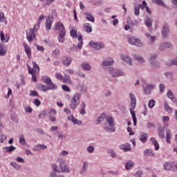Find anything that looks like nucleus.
Here are the masks:
<instances>
[{
  "label": "nucleus",
  "mask_w": 177,
  "mask_h": 177,
  "mask_svg": "<svg viewBox=\"0 0 177 177\" xmlns=\"http://www.w3.org/2000/svg\"><path fill=\"white\" fill-rule=\"evenodd\" d=\"M104 120L105 123H104L102 125L104 129L109 133L114 132L115 131V127L114 124V118H113V116H107L106 115V113H102L97 118L96 124H100Z\"/></svg>",
  "instance_id": "obj_1"
},
{
  "label": "nucleus",
  "mask_w": 177,
  "mask_h": 177,
  "mask_svg": "<svg viewBox=\"0 0 177 177\" xmlns=\"http://www.w3.org/2000/svg\"><path fill=\"white\" fill-rule=\"evenodd\" d=\"M33 67L31 68V67L29 66V65H27V68L28 70L29 74L32 75V80L33 82H37V74L39 73V66L35 62H32Z\"/></svg>",
  "instance_id": "obj_2"
},
{
  "label": "nucleus",
  "mask_w": 177,
  "mask_h": 177,
  "mask_svg": "<svg viewBox=\"0 0 177 177\" xmlns=\"http://www.w3.org/2000/svg\"><path fill=\"white\" fill-rule=\"evenodd\" d=\"M81 98V93H76L72 97L71 103L70 105L71 109L72 110H75L77 107L78 106V104H80V99Z\"/></svg>",
  "instance_id": "obj_3"
},
{
  "label": "nucleus",
  "mask_w": 177,
  "mask_h": 177,
  "mask_svg": "<svg viewBox=\"0 0 177 177\" xmlns=\"http://www.w3.org/2000/svg\"><path fill=\"white\" fill-rule=\"evenodd\" d=\"M129 97L131 100V109L130 113L132 115V117H136V113H135V108L136 107V97H135V95L132 93H129Z\"/></svg>",
  "instance_id": "obj_4"
},
{
  "label": "nucleus",
  "mask_w": 177,
  "mask_h": 177,
  "mask_svg": "<svg viewBox=\"0 0 177 177\" xmlns=\"http://www.w3.org/2000/svg\"><path fill=\"white\" fill-rule=\"evenodd\" d=\"M108 73L110 74L111 77H113L114 78L124 75V73H122V71H121L120 69H116L114 68H110L108 69Z\"/></svg>",
  "instance_id": "obj_5"
},
{
  "label": "nucleus",
  "mask_w": 177,
  "mask_h": 177,
  "mask_svg": "<svg viewBox=\"0 0 177 177\" xmlns=\"http://www.w3.org/2000/svg\"><path fill=\"white\" fill-rule=\"evenodd\" d=\"M163 167L165 171H173L174 172H176L177 171V165L172 162H166L163 165Z\"/></svg>",
  "instance_id": "obj_6"
},
{
  "label": "nucleus",
  "mask_w": 177,
  "mask_h": 177,
  "mask_svg": "<svg viewBox=\"0 0 177 177\" xmlns=\"http://www.w3.org/2000/svg\"><path fill=\"white\" fill-rule=\"evenodd\" d=\"M128 42L131 44V45L138 46V48H142L143 46V42L138 38L130 37L128 39Z\"/></svg>",
  "instance_id": "obj_7"
},
{
  "label": "nucleus",
  "mask_w": 177,
  "mask_h": 177,
  "mask_svg": "<svg viewBox=\"0 0 177 177\" xmlns=\"http://www.w3.org/2000/svg\"><path fill=\"white\" fill-rule=\"evenodd\" d=\"M41 80L43 82H45V84L50 86V89H57V86H56V84H53V82H52V80H50V78H49V77L43 76L41 77Z\"/></svg>",
  "instance_id": "obj_8"
},
{
  "label": "nucleus",
  "mask_w": 177,
  "mask_h": 177,
  "mask_svg": "<svg viewBox=\"0 0 177 177\" xmlns=\"http://www.w3.org/2000/svg\"><path fill=\"white\" fill-rule=\"evenodd\" d=\"M26 38L28 42H32V40L35 39V32L32 28L26 30Z\"/></svg>",
  "instance_id": "obj_9"
},
{
  "label": "nucleus",
  "mask_w": 177,
  "mask_h": 177,
  "mask_svg": "<svg viewBox=\"0 0 177 177\" xmlns=\"http://www.w3.org/2000/svg\"><path fill=\"white\" fill-rule=\"evenodd\" d=\"M162 35L163 38H168V35H169V26L167 23H165L162 26Z\"/></svg>",
  "instance_id": "obj_10"
},
{
  "label": "nucleus",
  "mask_w": 177,
  "mask_h": 177,
  "mask_svg": "<svg viewBox=\"0 0 177 177\" xmlns=\"http://www.w3.org/2000/svg\"><path fill=\"white\" fill-rule=\"evenodd\" d=\"M90 46H92V48L96 49L97 50H100V49H103V48H104V44H103L102 42L95 43L93 41H91Z\"/></svg>",
  "instance_id": "obj_11"
},
{
  "label": "nucleus",
  "mask_w": 177,
  "mask_h": 177,
  "mask_svg": "<svg viewBox=\"0 0 177 177\" xmlns=\"http://www.w3.org/2000/svg\"><path fill=\"white\" fill-rule=\"evenodd\" d=\"M167 48H172V44H171L169 41L160 44L158 47V50H160V52H162V50H165V49H167Z\"/></svg>",
  "instance_id": "obj_12"
},
{
  "label": "nucleus",
  "mask_w": 177,
  "mask_h": 177,
  "mask_svg": "<svg viewBox=\"0 0 177 177\" xmlns=\"http://www.w3.org/2000/svg\"><path fill=\"white\" fill-rule=\"evenodd\" d=\"M52 23H53V17H47L46 19V28L47 31L50 30V28L52 27Z\"/></svg>",
  "instance_id": "obj_13"
},
{
  "label": "nucleus",
  "mask_w": 177,
  "mask_h": 177,
  "mask_svg": "<svg viewBox=\"0 0 177 177\" xmlns=\"http://www.w3.org/2000/svg\"><path fill=\"white\" fill-rule=\"evenodd\" d=\"M120 57L123 62H125V63L128 64V66H132V59H131L128 55L124 54L122 55Z\"/></svg>",
  "instance_id": "obj_14"
},
{
  "label": "nucleus",
  "mask_w": 177,
  "mask_h": 177,
  "mask_svg": "<svg viewBox=\"0 0 177 177\" xmlns=\"http://www.w3.org/2000/svg\"><path fill=\"white\" fill-rule=\"evenodd\" d=\"M158 133L160 139H164L165 138V127H161V126H158Z\"/></svg>",
  "instance_id": "obj_15"
},
{
  "label": "nucleus",
  "mask_w": 177,
  "mask_h": 177,
  "mask_svg": "<svg viewBox=\"0 0 177 177\" xmlns=\"http://www.w3.org/2000/svg\"><path fill=\"white\" fill-rule=\"evenodd\" d=\"M68 121H71V122H73V124L75 125H81V124H82V121L79 120L78 119H75L73 115L68 116Z\"/></svg>",
  "instance_id": "obj_16"
},
{
  "label": "nucleus",
  "mask_w": 177,
  "mask_h": 177,
  "mask_svg": "<svg viewBox=\"0 0 177 177\" xmlns=\"http://www.w3.org/2000/svg\"><path fill=\"white\" fill-rule=\"evenodd\" d=\"M53 30H58L59 31V32H62V31H66V28H64V26L63 25V24H62V22H57Z\"/></svg>",
  "instance_id": "obj_17"
},
{
  "label": "nucleus",
  "mask_w": 177,
  "mask_h": 177,
  "mask_svg": "<svg viewBox=\"0 0 177 177\" xmlns=\"http://www.w3.org/2000/svg\"><path fill=\"white\" fill-rule=\"evenodd\" d=\"M71 62H73V58H71V57L66 56L62 59L64 66H70V64H71Z\"/></svg>",
  "instance_id": "obj_18"
},
{
  "label": "nucleus",
  "mask_w": 177,
  "mask_h": 177,
  "mask_svg": "<svg viewBox=\"0 0 177 177\" xmlns=\"http://www.w3.org/2000/svg\"><path fill=\"white\" fill-rule=\"evenodd\" d=\"M6 52H8V46L0 44V56H6Z\"/></svg>",
  "instance_id": "obj_19"
},
{
  "label": "nucleus",
  "mask_w": 177,
  "mask_h": 177,
  "mask_svg": "<svg viewBox=\"0 0 177 177\" xmlns=\"http://www.w3.org/2000/svg\"><path fill=\"white\" fill-rule=\"evenodd\" d=\"M120 149L124 151H131V150H132V148L131 147V144L128 143L120 145Z\"/></svg>",
  "instance_id": "obj_20"
},
{
  "label": "nucleus",
  "mask_w": 177,
  "mask_h": 177,
  "mask_svg": "<svg viewBox=\"0 0 177 177\" xmlns=\"http://www.w3.org/2000/svg\"><path fill=\"white\" fill-rule=\"evenodd\" d=\"M46 145L42 144V145H37L35 147H33L34 151H39V150H45L46 149Z\"/></svg>",
  "instance_id": "obj_21"
},
{
  "label": "nucleus",
  "mask_w": 177,
  "mask_h": 177,
  "mask_svg": "<svg viewBox=\"0 0 177 177\" xmlns=\"http://www.w3.org/2000/svg\"><path fill=\"white\" fill-rule=\"evenodd\" d=\"M64 37H66V31H62L59 32V37H58V41L61 44H63L64 42L65 39Z\"/></svg>",
  "instance_id": "obj_22"
},
{
  "label": "nucleus",
  "mask_w": 177,
  "mask_h": 177,
  "mask_svg": "<svg viewBox=\"0 0 177 177\" xmlns=\"http://www.w3.org/2000/svg\"><path fill=\"white\" fill-rule=\"evenodd\" d=\"M19 142L22 146H27V142H26V138L24 134L19 135Z\"/></svg>",
  "instance_id": "obj_23"
},
{
  "label": "nucleus",
  "mask_w": 177,
  "mask_h": 177,
  "mask_svg": "<svg viewBox=\"0 0 177 177\" xmlns=\"http://www.w3.org/2000/svg\"><path fill=\"white\" fill-rule=\"evenodd\" d=\"M145 37L147 38V39H149V45H153L156 41V37L151 36V35L149 33H145Z\"/></svg>",
  "instance_id": "obj_24"
},
{
  "label": "nucleus",
  "mask_w": 177,
  "mask_h": 177,
  "mask_svg": "<svg viewBox=\"0 0 177 177\" xmlns=\"http://www.w3.org/2000/svg\"><path fill=\"white\" fill-rule=\"evenodd\" d=\"M147 138H149V135L146 133H142L140 136V140L142 143H146L147 142Z\"/></svg>",
  "instance_id": "obj_25"
},
{
  "label": "nucleus",
  "mask_w": 177,
  "mask_h": 177,
  "mask_svg": "<svg viewBox=\"0 0 177 177\" xmlns=\"http://www.w3.org/2000/svg\"><path fill=\"white\" fill-rule=\"evenodd\" d=\"M113 63H114V60H113L111 58H109L108 60H105L102 62V66L107 67L109 66H113Z\"/></svg>",
  "instance_id": "obj_26"
},
{
  "label": "nucleus",
  "mask_w": 177,
  "mask_h": 177,
  "mask_svg": "<svg viewBox=\"0 0 177 177\" xmlns=\"http://www.w3.org/2000/svg\"><path fill=\"white\" fill-rule=\"evenodd\" d=\"M133 57L134 60H137L139 63H145V59L142 57V56L138 55L137 54H133Z\"/></svg>",
  "instance_id": "obj_27"
},
{
  "label": "nucleus",
  "mask_w": 177,
  "mask_h": 177,
  "mask_svg": "<svg viewBox=\"0 0 177 177\" xmlns=\"http://www.w3.org/2000/svg\"><path fill=\"white\" fill-rule=\"evenodd\" d=\"M14 150H16V147L13 146L5 147L3 148V153H10L12 151H14Z\"/></svg>",
  "instance_id": "obj_28"
},
{
  "label": "nucleus",
  "mask_w": 177,
  "mask_h": 177,
  "mask_svg": "<svg viewBox=\"0 0 177 177\" xmlns=\"http://www.w3.org/2000/svg\"><path fill=\"white\" fill-rule=\"evenodd\" d=\"M172 136V133H171V130L168 129L166 131V142L167 143L171 144V138Z\"/></svg>",
  "instance_id": "obj_29"
},
{
  "label": "nucleus",
  "mask_w": 177,
  "mask_h": 177,
  "mask_svg": "<svg viewBox=\"0 0 177 177\" xmlns=\"http://www.w3.org/2000/svg\"><path fill=\"white\" fill-rule=\"evenodd\" d=\"M167 97H169V99H171V100H172V102H174V103H176V97L175 96H174V93H172V91H171V90L168 91Z\"/></svg>",
  "instance_id": "obj_30"
},
{
  "label": "nucleus",
  "mask_w": 177,
  "mask_h": 177,
  "mask_svg": "<svg viewBox=\"0 0 177 177\" xmlns=\"http://www.w3.org/2000/svg\"><path fill=\"white\" fill-rule=\"evenodd\" d=\"M0 37L1 41H5L6 42H8L9 41V35L6 34V37L5 35L3 34V31L0 32Z\"/></svg>",
  "instance_id": "obj_31"
},
{
  "label": "nucleus",
  "mask_w": 177,
  "mask_h": 177,
  "mask_svg": "<svg viewBox=\"0 0 177 177\" xmlns=\"http://www.w3.org/2000/svg\"><path fill=\"white\" fill-rule=\"evenodd\" d=\"M88 167H89V165L88 164V162H84L83 163L82 169L80 171L81 175H84L85 174V172H86V171L88 170Z\"/></svg>",
  "instance_id": "obj_32"
},
{
  "label": "nucleus",
  "mask_w": 177,
  "mask_h": 177,
  "mask_svg": "<svg viewBox=\"0 0 177 177\" xmlns=\"http://www.w3.org/2000/svg\"><path fill=\"white\" fill-rule=\"evenodd\" d=\"M145 25L147 26V27H148V28H150V27H151V26H153V19H151V18L150 17H147L145 19Z\"/></svg>",
  "instance_id": "obj_33"
},
{
  "label": "nucleus",
  "mask_w": 177,
  "mask_h": 177,
  "mask_svg": "<svg viewBox=\"0 0 177 177\" xmlns=\"http://www.w3.org/2000/svg\"><path fill=\"white\" fill-rule=\"evenodd\" d=\"M70 34L73 38H77L78 35L77 34V28H73L72 30H71L70 31Z\"/></svg>",
  "instance_id": "obj_34"
},
{
  "label": "nucleus",
  "mask_w": 177,
  "mask_h": 177,
  "mask_svg": "<svg viewBox=\"0 0 177 177\" xmlns=\"http://www.w3.org/2000/svg\"><path fill=\"white\" fill-rule=\"evenodd\" d=\"M24 49L28 59H30V57H31V48L27 44H25Z\"/></svg>",
  "instance_id": "obj_35"
},
{
  "label": "nucleus",
  "mask_w": 177,
  "mask_h": 177,
  "mask_svg": "<svg viewBox=\"0 0 177 177\" xmlns=\"http://www.w3.org/2000/svg\"><path fill=\"white\" fill-rule=\"evenodd\" d=\"M10 165H11V167H14V169H16L17 171H20V169H21V166L16 163V162H11Z\"/></svg>",
  "instance_id": "obj_36"
},
{
  "label": "nucleus",
  "mask_w": 177,
  "mask_h": 177,
  "mask_svg": "<svg viewBox=\"0 0 177 177\" xmlns=\"http://www.w3.org/2000/svg\"><path fill=\"white\" fill-rule=\"evenodd\" d=\"M61 174L62 172H66V174H68L70 172V169L68 168V166L66 165H64L62 167H60Z\"/></svg>",
  "instance_id": "obj_37"
},
{
  "label": "nucleus",
  "mask_w": 177,
  "mask_h": 177,
  "mask_svg": "<svg viewBox=\"0 0 177 177\" xmlns=\"http://www.w3.org/2000/svg\"><path fill=\"white\" fill-rule=\"evenodd\" d=\"M151 142L154 145L155 150H158V149H160V145H158V142L156 140V138H151Z\"/></svg>",
  "instance_id": "obj_38"
},
{
  "label": "nucleus",
  "mask_w": 177,
  "mask_h": 177,
  "mask_svg": "<svg viewBox=\"0 0 177 177\" xmlns=\"http://www.w3.org/2000/svg\"><path fill=\"white\" fill-rule=\"evenodd\" d=\"M57 161L59 168H62L64 165H66V160L63 158H59Z\"/></svg>",
  "instance_id": "obj_39"
},
{
  "label": "nucleus",
  "mask_w": 177,
  "mask_h": 177,
  "mask_svg": "<svg viewBox=\"0 0 177 177\" xmlns=\"http://www.w3.org/2000/svg\"><path fill=\"white\" fill-rule=\"evenodd\" d=\"M133 162H132L131 160H129L127 163H126V169H127L128 171H129V169H131V168H133Z\"/></svg>",
  "instance_id": "obj_40"
},
{
  "label": "nucleus",
  "mask_w": 177,
  "mask_h": 177,
  "mask_svg": "<svg viewBox=\"0 0 177 177\" xmlns=\"http://www.w3.org/2000/svg\"><path fill=\"white\" fill-rule=\"evenodd\" d=\"M164 106L165 111H167V113H172L173 109L171 106H169L168 102H165Z\"/></svg>",
  "instance_id": "obj_41"
},
{
  "label": "nucleus",
  "mask_w": 177,
  "mask_h": 177,
  "mask_svg": "<svg viewBox=\"0 0 177 177\" xmlns=\"http://www.w3.org/2000/svg\"><path fill=\"white\" fill-rule=\"evenodd\" d=\"M78 44H77V48L81 49L82 48V45L84 44V42L82 41V36L79 35L78 36Z\"/></svg>",
  "instance_id": "obj_42"
},
{
  "label": "nucleus",
  "mask_w": 177,
  "mask_h": 177,
  "mask_svg": "<svg viewBox=\"0 0 177 177\" xmlns=\"http://www.w3.org/2000/svg\"><path fill=\"white\" fill-rule=\"evenodd\" d=\"M144 156L147 157L149 156H154V153H153V150L147 149L145 150Z\"/></svg>",
  "instance_id": "obj_43"
},
{
  "label": "nucleus",
  "mask_w": 177,
  "mask_h": 177,
  "mask_svg": "<svg viewBox=\"0 0 177 177\" xmlns=\"http://www.w3.org/2000/svg\"><path fill=\"white\" fill-rule=\"evenodd\" d=\"M52 169L55 172H57L58 174H61L60 167H59V166H57V165H56V164H53L52 165Z\"/></svg>",
  "instance_id": "obj_44"
},
{
  "label": "nucleus",
  "mask_w": 177,
  "mask_h": 177,
  "mask_svg": "<svg viewBox=\"0 0 177 177\" xmlns=\"http://www.w3.org/2000/svg\"><path fill=\"white\" fill-rule=\"evenodd\" d=\"M62 82L71 84V79L70 78V76H68L67 74H64V78L63 79Z\"/></svg>",
  "instance_id": "obj_45"
},
{
  "label": "nucleus",
  "mask_w": 177,
  "mask_h": 177,
  "mask_svg": "<svg viewBox=\"0 0 177 177\" xmlns=\"http://www.w3.org/2000/svg\"><path fill=\"white\" fill-rule=\"evenodd\" d=\"M59 55H60V50H59L57 48L54 50L52 52V55L53 56V57L57 58V57H59Z\"/></svg>",
  "instance_id": "obj_46"
},
{
  "label": "nucleus",
  "mask_w": 177,
  "mask_h": 177,
  "mask_svg": "<svg viewBox=\"0 0 177 177\" xmlns=\"http://www.w3.org/2000/svg\"><path fill=\"white\" fill-rule=\"evenodd\" d=\"M91 5H95L96 6H102L103 5V1L99 0L97 1H91Z\"/></svg>",
  "instance_id": "obj_47"
},
{
  "label": "nucleus",
  "mask_w": 177,
  "mask_h": 177,
  "mask_svg": "<svg viewBox=\"0 0 177 177\" xmlns=\"http://www.w3.org/2000/svg\"><path fill=\"white\" fill-rule=\"evenodd\" d=\"M137 6H138V9H142V10H143V9H145V6H147V3L146 2V1H142V4L140 3Z\"/></svg>",
  "instance_id": "obj_48"
},
{
  "label": "nucleus",
  "mask_w": 177,
  "mask_h": 177,
  "mask_svg": "<svg viewBox=\"0 0 177 177\" xmlns=\"http://www.w3.org/2000/svg\"><path fill=\"white\" fill-rule=\"evenodd\" d=\"M69 153L68 151L63 150L59 153V157H67L68 156Z\"/></svg>",
  "instance_id": "obj_49"
},
{
  "label": "nucleus",
  "mask_w": 177,
  "mask_h": 177,
  "mask_svg": "<svg viewBox=\"0 0 177 177\" xmlns=\"http://www.w3.org/2000/svg\"><path fill=\"white\" fill-rule=\"evenodd\" d=\"M140 13V9L139 8H138V6L135 5L134 6V15L135 16H136L137 17L139 16Z\"/></svg>",
  "instance_id": "obj_50"
},
{
  "label": "nucleus",
  "mask_w": 177,
  "mask_h": 177,
  "mask_svg": "<svg viewBox=\"0 0 177 177\" xmlns=\"http://www.w3.org/2000/svg\"><path fill=\"white\" fill-rule=\"evenodd\" d=\"M39 26H41V22H37L34 28L32 29V30L35 32H37V31H38V30H39Z\"/></svg>",
  "instance_id": "obj_51"
},
{
  "label": "nucleus",
  "mask_w": 177,
  "mask_h": 177,
  "mask_svg": "<svg viewBox=\"0 0 177 177\" xmlns=\"http://www.w3.org/2000/svg\"><path fill=\"white\" fill-rule=\"evenodd\" d=\"M55 77L57 79L59 80V81H62V82H63V80L64 78V77H63V75L62 74H60V73H55Z\"/></svg>",
  "instance_id": "obj_52"
},
{
  "label": "nucleus",
  "mask_w": 177,
  "mask_h": 177,
  "mask_svg": "<svg viewBox=\"0 0 177 177\" xmlns=\"http://www.w3.org/2000/svg\"><path fill=\"white\" fill-rule=\"evenodd\" d=\"M85 107H86L85 102H82V109L80 111V114L82 115L85 114Z\"/></svg>",
  "instance_id": "obj_53"
},
{
  "label": "nucleus",
  "mask_w": 177,
  "mask_h": 177,
  "mask_svg": "<svg viewBox=\"0 0 177 177\" xmlns=\"http://www.w3.org/2000/svg\"><path fill=\"white\" fill-rule=\"evenodd\" d=\"M83 29L84 30V31H86V32H89V24L88 23H84L83 25Z\"/></svg>",
  "instance_id": "obj_54"
},
{
  "label": "nucleus",
  "mask_w": 177,
  "mask_h": 177,
  "mask_svg": "<svg viewBox=\"0 0 177 177\" xmlns=\"http://www.w3.org/2000/svg\"><path fill=\"white\" fill-rule=\"evenodd\" d=\"M43 92H46V91H49V89H56V88H50V86H46L45 85H41V86Z\"/></svg>",
  "instance_id": "obj_55"
},
{
  "label": "nucleus",
  "mask_w": 177,
  "mask_h": 177,
  "mask_svg": "<svg viewBox=\"0 0 177 177\" xmlns=\"http://www.w3.org/2000/svg\"><path fill=\"white\" fill-rule=\"evenodd\" d=\"M154 104H156V101H154V100H151L149 102L148 106L149 109H153L154 107Z\"/></svg>",
  "instance_id": "obj_56"
},
{
  "label": "nucleus",
  "mask_w": 177,
  "mask_h": 177,
  "mask_svg": "<svg viewBox=\"0 0 177 177\" xmlns=\"http://www.w3.org/2000/svg\"><path fill=\"white\" fill-rule=\"evenodd\" d=\"M154 3H156V5H160L162 6H164L165 3L162 1V0H152Z\"/></svg>",
  "instance_id": "obj_57"
},
{
  "label": "nucleus",
  "mask_w": 177,
  "mask_h": 177,
  "mask_svg": "<svg viewBox=\"0 0 177 177\" xmlns=\"http://www.w3.org/2000/svg\"><path fill=\"white\" fill-rule=\"evenodd\" d=\"M82 68L85 71H88L89 70V64H82Z\"/></svg>",
  "instance_id": "obj_58"
},
{
  "label": "nucleus",
  "mask_w": 177,
  "mask_h": 177,
  "mask_svg": "<svg viewBox=\"0 0 177 177\" xmlns=\"http://www.w3.org/2000/svg\"><path fill=\"white\" fill-rule=\"evenodd\" d=\"M150 64H151V66L153 67H158V66H160V64H158V62H157V61H150Z\"/></svg>",
  "instance_id": "obj_59"
},
{
  "label": "nucleus",
  "mask_w": 177,
  "mask_h": 177,
  "mask_svg": "<svg viewBox=\"0 0 177 177\" xmlns=\"http://www.w3.org/2000/svg\"><path fill=\"white\" fill-rule=\"evenodd\" d=\"M24 110L26 113H32V108L30 106H25Z\"/></svg>",
  "instance_id": "obj_60"
},
{
  "label": "nucleus",
  "mask_w": 177,
  "mask_h": 177,
  "mask_svg": "<svg viewBox=\"0 0 177 177\" xmlns=\"http://www.w3.org/2000/svg\"><path fill=\"white\" fill-rule=\"evenodd\" d=\"M6 139V136L4 134L0 135V143H3L5 142V140Z\"/></svg>",
  "instance_id": "obj_61"
},
{
  "label": "nucleus",
  "mask_w": 177,
  "mask_h": 177,
  "mask_svg": "<svg viewBox=\"0 0 177 177\" xmlns=\"http://www.w3.org/2000/svg\"><path fill=\"white\" fill-rule=\"evenodd\" d=\"M5 21V15L3 12H0V23Z\"/></svg>",
  "instance_id": "obj_62"
},
{
  "label": "nucleus",
  "mask_w": 177,
  "mask_h": 177,
  "mask_svg": "<svg viewBox=\"0 0 177 177\" xmlns=\"http://www.w3.org/2000/svg\"><path fill=\"white\" fill-rule=\"evenodd\" d=\"M157 59V55L156 54H152L150 55L149 59L151 61H154Z\"/></svg>",
  "instance_id": "obj_63"
},
{
  "label": "nucleus",
  "mask_w": 177,
  "mask_h": 177,
  "mask_svg": "<svg viewBox=\"0 0 177 177\" xmlns=\"http://www.w3.org/2000/svg\"><path fill=\"white\" fill-rule=\"evenodd\" d=\"M30 96H38V93L35 91H30Z\"/></svg>",
  "instance_id": "obj_64"
}]
</instances>
